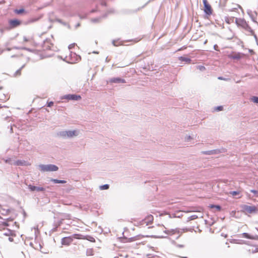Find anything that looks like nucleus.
<instances>
[{
    "label": "nucleus",
    "mask_w": 258,
    "mask_h": 258,
    "mask_svg": "<svg viewBox=\"0 0 258 258\" xmlns=\"http://www.w3.org/2000/svg\"><path fill=\"white\" fill-rule=\"evenodd\" d=\"M80 131L78 130L62 131L58 134V136L64 139L73 138L79 136Z\"/></svg>",
    "instance_id": "nucleus-1"
},
{
    "label": "nucleus",
    "mask_w": 258,
    "mask_h": 258,
    "mask_svg": "<svg viewBox=\"0 0 258 258\" xmlns=\"http://www.w3.org/2000/svg\"><path fill=\"white\" fill-rule=\"evenodd\" d=\"M242 211L245 214H255L258 212L257 207L252 205H243L241 206Z\"/></svg>",
    "instance_id": "nucleus-2"
},
{
    "label": "nucleus",
    "mask_w": 258,
    "mask_h": 258,
    "mask_svg": "<svg viewBox=\"0 0 258 258\" xmlns=\"http://www.w3.org/2000/svg\"><path fill=\"white\" fill-rule=\"evenodd\" d=\"M38 167L42 172L56 171L58 169V167L53 164H40Z\"/></svg>",
    "instance_id": "nucleus-3"
},
{
    "label": "nucleus",
    "mask_w": 258,
    "mask_h": 258,
    "mask_svg": "<svg viewBox=\"0 0 258 258\" xmlns=\"http://www.w3.org/2000/svg\"><path fill=\"white\" fill-rule=\"evenodd\" d=\"M61 99L70 100H79L81 99V97L79 95L68 94L62 96Z\"/></svg>",
    "instance_id": "nucleus-4"
},
{
    "label": "nucleus",
    "mask_w": 258,
    "mask_h": 258,
    "mask_svg": "<svg viewBox=\"0 0 258 258\" xmlns=\"http://www.w3.org/2000/svg\"><path fill=\"white\" fill-rule=\"evenodd\" d=\"M203 2L204 5L205 13L208 15H211L212 13V10L211 6L208 4L207 0H203Z\"/></svg>",
    "instance_id": "nucleus-5"
},
{
    "label": "nucleus",
    "mask_w": 258,
    "mask_h": 258,
    "mask_svg": "<svg viewBox=\"0 0 258 258\" xmlns=\"http://www.w3.org/2000/svg\"><path fill=\"white\" fill-rule=\"evenodd\" d=\"M200 210H202L201 208H200ZM204 216L203 213L201 212V210H199L197 211V213L195 214H194L189 217H188L187 219V222L190 221L191 220H193L195 219H196L199 218H203Z\"/></svg>",
    "instance_id": "nucleus-6"
},
{
    "label": "nucleus",
    "mask_w": 258,
    "mask_h": 258,
    "mask_svg": "<svg viewBox=\"0 0 258 258\" xmlns=\"http://www.w3.org/2000/svg\"><path fill=\"white\" fill-rule=\"evenodd\" d=\"M21 24V22L17 19L10 20L9 21L10 26L11 28H16Z\"/></svg>",
    "instance_id": "nucleus-7"
},
{
    "label": "nucleus",
    "mask_w": 258,
    "mask_h": 258,
    "mask_svg": "<svg viewBox=\"0 0 258 258\" xmlns=\"http://www.w3.org/2000/svg\"><path fill=\"white\" fill-rule=\"evenodd\" d=\"M28 188L31 191H44L45 188L43 187L36 186L32 185H28Z\"/></svg>",
    "instance_id": "nucleus-8"
},
{
    "label": "nucleus",
    "mask_w": 258,
    "mask_h": 258,
    "mask_svg": "<svg viewBox=\"0 0 258 258\" xmlns=\"http://www.w3.org/2000/svg\"><path fill=\"white\" fill-rule=\"evenodd\" d=\"M109 82L111 83H117V84L125 83V80H124L123 79L117 77V78H111L109 80Z\"/></svg>",
    "instance_id": "nucleus-9"
},
{
    "label": "nucleus",
    "mask_w": 258,
    "mask_h": 258,
    "mask_svg": "<svg viewBox=\"0 0 258 258\" xmlns=\"http://www.w3.org/2000/svg\"><path fill=\"white\" fill-rule=\"evenodd\" d=\"M11 165H14L16 166H26L28 165V163L26 161L24 160H17L14 162H11Z\"/></svg>",
    "instance_id": "nucleus-10"
},
{
    "label": "nucleus",
    "mask_w": 258,
    "mask_h": 258,
    "mask_svg": "<svg viewBox=\"0 0 258 258\" xmlns=\"http://www.w3.org/2000/svg\"><path fill=\"white\" fill-rule=\"evenodd\" d=\"M73 241V238L71 237H66L61 239V244L62 245H69Z\"/></svg>",
    "instance_id": "nucleus-11"
},
{
    "label": "nucleus",
    "mask_w": 258,
    "mask_h": 258,
    "mask_svg": "<svg viewBox=\"0 0 258 258\" xmlns=\"http://www.w3.org/2000/svg\"><path fill=\"white\" fill-rule=\"evenodd\" d=\"M235 23L238 26H242L243 28L247 25L246 21L242 19H235Z\"/></svg>",
    "instance_id": "nucleus-12"
},
{
    "label": "nucleus",
    "mask_w": 258,
    "mask_h": 258,
    "mask_svg": "<svg viewBox=\"0 0 258 258\" xmlns=\"http://www.w3.org/2000/svg\"><path fill=\"white\" fill-rule=\"evenodd\" d=\"M244 29L249 33V35H252L254 36L255 40H257V37L255 34L253 30L248 25H247Z\"/></svg>",
    "instance_id": "nucleus-13"
},
{
    "label": "nucleus",
    "mask_w": 258,
    "mask_h": 258,
    "mask_svg": "<svg viewBox=\"0 0 258 258\" xmlns=\"http://www.w3.org/2000/svg\"><path fill=\"white\" fill-rule=\"evenodd\" d=\"M153 220V217L152 215H149L142 221V225L146 224V225H148Z\"/></svg>",
    "instance_id": "nucleus-14"
},
{
    "label": "nucleus",
    "mask_w": 258,
    "mask_h": 258,
    "mask_svg": "<svg viewBox=\"0 0 258 258\" xmlns=\"http://www.w3.org/2000/svg\"><path fill=\"white\" fill-rule=\"evenodd\" d=\"M242 237L250 239H255L257 240L258 239V236L257 235H250L249 234L247 233H243L242 234Z\"/></svg>",
    "instance_id": "nucleus-15"
},
{
    "label": "nucleus",
    "mask_w": 258,
    "mask_h": 258,
    "mask_svg": "<svg viewBox=\"0 0 258 258\" xmlns=\"http://www.w3.org/2000/svg\"><path fill=\"white\" fill-rule=\"evenodd\" d=\"M242 237L250 239H255L257 240L258 239V236L257 235H250L249 234L247 233H243L242 234Z\"/></svg>",
    "instance_id": "nucleus-16"
},
{
    "label": "nucleus",
    "mask_w": 258,
    "mask_h": 258,
    "mask_svg": "<svg viewBox=\"0 0 258 258\" xmlns=\"http://www.w3.org/2000/svg\"><path fill=\"white\" fill-rule=\"evenodd\" d=\"M50 181L53 182L55 183H66V180H58V179H53V178H51L50 179Z\"/></svg>",
    "instance_id": "nucleus-17"
},
{
    "label": "nucleus",
    "mask_w": 258,
    "mask_h": 258,
    "mask_svg": "<svg viewBox=\"0 0 258 258\" xmlns=\"http://www.w3.org/2000/svg\"><path fill=\"white\" fill-rule=\"evenodd\" d=\"M179 59L181 61H185L187 63H190L191 61V59L189 58L185 57L183 56H180L179 57Z\"/></svg>",
    "instance_id": "nucleus-18"
},
{
    "label": "nucleus",
    "mask_w": 258,
    "mask_h": 258,
    "mask_svg": "<svg viewBox=\"0 0 258 258\" xmlns=\"http://www.w3.org/2000/svg\"><path fill=\"white\" fill-rule=\"evenodd\" d=\"M219 152V151L218 150H214L205 151V152H204L203 153L205 154L211 155V154H217Z\"/></svg>",
    "instance_id": "nucleus-19"
},
{
    "label": "nucleus",
    "mask_w": 258,
    "mask_h": 258,
    "mask_svg": "<svg viewBox=\"0 0 258 258\" xmlns=\"http://www.w3.org/2000/svg\"><path fill=\"white\" fill-rule=\"evenodd\" d=\"M230 57L234 59H239L241 57V54L239 53H236L234 55H231Z\"/></svg>",
    "instance_id": "nucleus-20"
},
{
    "label": "nucleus",
    "mask_w": 258,
    "mask_h": 258,
    "mask_svg": "<svg viewBox=\"0 0 258 258\" xmlns=\"http://www.w3.org/2000/svg\"><path fill=\"white\" fill-rule=\"evenodd\" d=\"M239 194H240V191H231L229 192V194L232 195L233 197L238 195H239Z\"/></svg>",
    "instance_id": "nucleus-21"
},
{
    "label": "nucleus",
    "mask_w": 258,
    "mask_h": 258,
    "mask_svg": "<svg viewBox=\"0 0 258 258\" xmlns=\"http://www.w3.org/2000/svg\"><path fill=\"white\" fill-rule=\"evenodd\" d=\"M109 187V185L107 184H104L103 185H101L100 186V189L101 190H105V189H108Z\"/></svg>",
    "instance_id": "nucleus-22"
},
{
    "label": "nucleus",
    "mask_w": 258,
    "mask_h": 258,
    "mask_svg": "<svg viewBox=\"0 0 258 258\" xmlns=\"http://www.w3.org/2000/svg\"><path fill=\"white\" fill-rule=\"evenodd\" d=\"M210 207L211 208H216L217 211H220L221 210V207L219 205H211Z\"/></svg>",
    "instance_id": "nucleus-23"
},
{
    "label": "nucleus",
    "mask_w": 258,
    "mask_h": 258,
    "mask_svg": "<svg viewBox=\"0 0 258 258\" xmlns=\"http://www.w3.org/2000/svg\"><path fill=\"white\" fill-rule=\"evenodd\" d=\"M24 66L25 65L22 66L20 69L17 70L15 73V76H16L20 75L21 70L24 67Z\"/></svg>",
    "instance_id": "nucleus-24"
},
{
    "label": "nucleus",
    "mask_w": 258,
    "mask_h": 258,
    "mask_svg": "<svg viewBox=\"0 0 258 258\" xmlns=\"http://www.w3.org/2000/svg\"><path fill=\"white\" fill-rule=\"evenodd\" d=\"M250 100L253 102L258 104V97L253 96L251 98Z\"/></svg>",
    "instance_id": "nucleus-25"
},
{
    "label": "nucleus",
    "mask_w": 258,
    "mask_h": 258,
    "mask_svg": "<svg viewBox=\"0 0 258 258\" xmlns=\"http://www.w3.org/2000/svg\"><path fill=\"white\" fill-rule=\"evenodd\" d=\"M25 11L24 9H20L19 10H15V12L17 14H21Z\"/></svg>",
    "instance_id": "nucleus-26"
},
{
    "label": "nucleus",
    "mask_w": 258,
    "mask_h": 258,
    "mask_svg": "<svg viewBox=\"0 0 258 258\" xmlns=\"http://www.w3.org/2000/svg\"><path fill=\"white\" fill-rule=\"evenodd\" d=\"M192 138L190 136H186L185 137V141L186 142L189 141L190 140H191Z\"/></svg>",
    "instance_id": "nucleus-27"
},
{
    "label": "nucleus",
    "mask_w": 258,
    "mask_h": 258,
    "mask_svg": "<svg viewBox=\"0 0 258 258\" xmlns=\"http://www.w3.org/2000/svg\"><path fill=\"white\" fill-rule=\"evenodd\" d=\"M14 160H11V158H8V159H7L5 160V162L6 163H9L10 164H11V162H14Z\"/></svg>",
    "instance_id": "nucleus-28"
},
{
    "label": "nucleus",
    "mask_w": 258,
    "mask_h": 258,
    "mask_svg": "<svg viewBox=\"0 0 258 258\" xmlns=\"http://www.w3.org/2000/svg\"><path fill=\"white\" fill-rule=\"evenodd\" d=\"M198 69H199L200 71H204L205 70V67L203 66H199L197 67Z\"/></svg>",
    "instance_id": "nucleus-29"
},
{
    "label": "nucleus",
    "mask_w": 258,
    "mask_h": 258,
    "mask_svg": "<svg viewBox=\"0 0 258 258\" xmlns=\"http://www.w3.org/2000/svg\"><path fill=\"white\" fill-rule=\"evenodd\" d=\"M100 19V18H96V19H93L91 20V21L93 23H97L99 21Z\"/></svg>",
    "instance_id": "nucleus-30"
},
{
    "label": "nucleus",
    "mask_w": 258,
    "mask_h": 258,
    "mask_svg": "<svg viewBox=\"0 0 258 258\" xmlns=\"http://www.w3.org/2000/svg\"><path fill=\"white\" fill-rule=\"evenodd\" d=\"M222 109H223V107L222 106H219L216 108V110H217V111H221Z\"/></svg>",
    "instance_id": "nucleus-31"
},
{
    "label": "nucleus",
    "mask_w": 258,
    "mask_h": 258,
    "mask_svg": "<svg viewBox=\"0 0 258 258\" xmlns=\"http://www.w3.org/2000/svg\"><path fill=\"white\" fill-rule=\"evenodd\" d=\"M250 192L255 194V195H256L258 194V191L257 190H254V189H251L250 190Z\"/></svg>",
    "instance_id": "nucleus-32"
},
{
    "label": "nucleus",
    "mask_w": 258,
    "mask_h": 258,
    "mask_svg": "<svg viewBox=\"0 0 258 258\" xmlns=\"http://www.w3.org/2000/svg\"><path fill=\"white\" fill-rule=\"evenodd\" d=\"M53 102L52 101H50L47 103V106L51 107L53 105Z\"/></svg>",
    "instance_id": "nucleus-33"
},
{
    "label": "nucleus",
    "mask_w": 258,
    "mask_h": 258,
    "mask_svg": "<svg viewBox=\"0 0 258 258\" xmlns=\"http://www.w3.org/2000/svg\"><path fill=\"white\" fill-rule=\"evenodd\" d=\"M251 252L252 253L258 252L257 248H255L254 249L252 248V250H251Z\"/></svg>",
    "instance_id": "nucleus-34"
},
{
    "label": "nucleus",
    "mask_w": 258,
    "mask_h": 258,
    "mask_svg": "<svg viewBox=\"0 0 258 258\" xmlns=\"http://www.w3.org/2000/svg\"><path fill=\"white\" fill-rule=\"evenodd\" d=\"M74 46H75V44H74H74H70V45L69 46L68 48H69V49H72V48Z\"/></svg>",
    "instance_id": "nucleus-35"
},
{
    "label": "nucleus",
    "mask_w": 258,
    "mask_h": 258,
    "mask_svg": "<svg viewBox=\"0 0 258 258\" xmlns=\"http://www.w3.org/2000/svg\"><path fill=\"white\" fill-rule=\"evenodd\" d=\"M218 46L217 44L214 45V48L215 50H218Z\"/></svg>",
    "instance_id": "nucleus-36"
},
{
    "label": "nucleus",
    "mask_w": 258,
    "mask_h": 258,
    "mask_svg": "<svg viewBox=\"0 0 258 258\" xmlns=\"http://www.w3.org/2000/svg\"><path fill=\"white\" fill-rule=\"evenodd\" d=\"M219 80H226V79H225V78H223V77H218V78Z\"/></svg>",
    "instance_id": "nucleus-37"
},
{
    "label": "nucleus",
    "mask_w": 258,
    "mask_h": 258,
    "mask_svg": "<svg viewBox=\"0 0 258 258\" xmlns=\"http://www.w3.org/2000/svg\"><path fill=\"white\" fill-rule=\"evenodd\" d=\"M3 32H4V30L3 29H0V33H1L0 36L2 35Z\"/></svg>",
    "instance_id": "nucleus-38"
},
{
    "label": "nucleus",
    "mask_w": 258,
    "mask_h": 258,
    "mask_svg": "<svg viewBox=\"0 0 258 258\" xmlns=\"http://www.w3.org/2000/svg\"><path fill=\"white\" fill-rule=\"evenodd\" d=\"M23 40L24 41L27 42L28 41V39L26 37H23Z\"/></svg>",
    "instance_id": "nucleus-39"
},
{
    "label": "nucleus",
    "mask_w": 258,
    "mask_h": 258,
    "mask_svg": "<svg viewBox=\"0 0 258 258\" xmlns=\"http://www.w3.org/2000/svg\"><path fill=\"white\" fill-rule=\"evenodd\" d=\"M9 240L10 241H13V238H12V237H9Z\"/></svg>",
    "instance_id": "nucleus-40"
},
{
    "label": "nucleus",
    "mask_w": 258,
    "mask_h": 258,
    "mask_svg": "<svg viewBox=\"0 0 258 258\" xmlns=\"http://www.w3.org/2000/svg\"><path fill=\"white\" fill-rule=\"evenodd\" d=\"M112 44H113V45H114V46H117V45H116V44H115V41L114 40H113V41H112Z\"/></svg>",
    "instance_id": "nucleus-41"
},
{
    "label": "nucleus",
    "mask_w": 258,
    "mask_h": 258,
    "mask_svg": "<svg viewBox=\"0 0 258 258\" xmlns=\"http://www.w3.org/2000/svg\"><path fill=\"white\" fill-rule=\"evenodd\" d=\"M4 50L3 49H0V54H1L2 53H3V52H4Z\"/></svg>",
    "instance_id": "nucleus-42"
},
{
    "label": "nucleus",
    "mask_w": 258,
    "mask_h": 258,
    "mask_svg": "<svg viewBox=\"0 0 258 258\" xmlns=\"http://www.w3.org/2000/svg\"><path fill=\"white\" fill-rule=\"evenodd\" d=\"M80 26V24H78L77 25H76V27H78Z\"/></svg>",
    "instance_id": "nucleus-43"
},
{
    "label": "nucleus",
    "mask_w": 258,
    "mask_h": 258,
    "mask_svg": "<svg viewBox=\"0 0 258 258\" xmlns=\"http://www.w3.org/2000/svg\"><path fill=\"white\" fill-rule=\"evenodd\" d=\"M101 4H102V5H105V2H103V3H102Z\"/></svg>",
    "instance_id": "nucleus-44"
},
{
    "label": "nucleus",
    "mask_w": 258,
    "mask_h": 258,
    "mask_svg": "<svg viewBox=\"0 0 258 258\" xmlns=\"http://www.w3.org/2000/svg\"><path fill=\"white\" fill-rule=\"evenodd\" d=\"M207 42V40H206L204 42V44H206Z\"/></svg>",
    "instance_id": "nucleus-45"
},
{
    "label": "nucleus",
    "mask_w": 258,
    "mask_h": 258,
    "mask_svg": "<svg viewBox=\"0 0 258 258\" xmlns=\"http://www.w3.org/2000/svg\"><path fill=\"white\" fill-rule=\"evenodd\" d=\"M7 50L9 51V50H11V49H10V48H7Z\"/></svg>",
    "instance_id": "nucleus-46"
},
{
    "label": "nucleus",
    "mask_w": 258,
    "mask_h": 258,
    "mask_svg": "<svg viewBox=\"0 0 258 258\" xmlns=\"http://www.w3.org/2000/svg\"><path fill=\"white\" fill-rule=\"evenodd\" d=\"M73 55V54L72 53V54H71V55ZM73 55H76V54H75V53H74V54H73Z\"/></svg>",
    "instance_id": "nucleus-47"
},
{
    "label": "nucleus",
    "mask_w": 258,
    "mask_h": 258,
    "mask_svg": "<svg viewBox=\"0 0 258 258\" xmlns=\"http://www.w3.org/2000/svg\"><path fill=\"white\" fill-rule=\"evenodd\" d=\"M114 258H118V257H117V256H115V257H114Z\"/></svg>",
    "instance_id": "nucleus-48"
}]
</instances>
